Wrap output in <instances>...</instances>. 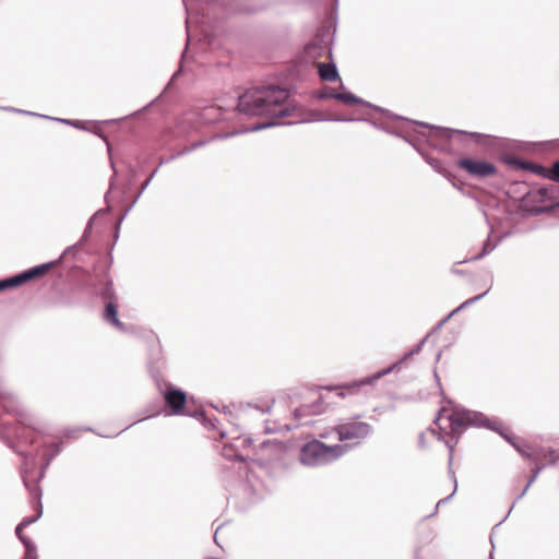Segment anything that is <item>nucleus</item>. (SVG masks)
Wrapping results in <instances>:
<instances>
[{
	"label": "nucleus",
	"mask_w": 559,
	"mask_h": 559,
	"mask_svg": "<svg viewBox=\"0 0 559 559\" xmlns=\"http://www.w3.org/2000/svg\"><path fill=\"white\" fill-rule=\"evenodd\" d=\"M288 92L278 86H261L246 91L238 97V110L250 116H270L275 119L293 116L295 107L288 102Z\"/></svg>",
	"instance_id": "nucleus-1"
},
{
	"label": "nucleus",
	"mask_w": 559,
	"mask_h": 559,
	"mask_svg": "<svg viewBox=\"0 0 559 559\" xmlns=\"http://www.w3.org/2000/svg\"><path fill=\"white\" fill-rule=\"evenodd\" d=\"M438 426L439 439H442L441 432L444 435H451L452 437H459L463 429L468 425L485 426L492 430L499 431L498 423L490 421L484 417L480 413L471 412L467 409H447L442 408L436 419Z\"/></svg>",
	"instance_id": "nucleus-2"
},
{
	"label": "nucleus",
	"mask_w": 559,
	"mask_h": 559,
	"mask_svg": "<svg viewBox=\"0 0 559 559\" xmlns=\"http://www.w3.org/2000/svg\"><path fill=\"white\" fill-rule=\"evenodd\" d=\"M347 450L345 444L326 445L319 440H312L301 448L299 460L304 465H322L338 459Z\"/></svg>",
	"instance_id": "nucleus-3"
},
{
	"label": "nucleus",
	"mask_w": 559,
	"mask_h": 559,
	"mask_svg": "<svg viewBox=\"0 0 559 559\" xmlns=\"http://www.w3.org/2000/svg\"><path fill=\"white\" fill-rule=\"evenodd\" d=\"M426 340H427V337L421 340L419 342V344L414 349H412L411 352L406 353L401 360H399L395 364L391 365L390 367H388V368H385V369L374 373L373 376L366 377V378H364V379H361L359 381H354L352 383L334 388L335 390H337V395L340 397H345L346 395H352V394L356 393L359 390V388H361L364 385L372 384L376 381H378L380 378H382L385 374H389L393 370L397 369L399 366L404 360H406L409 357L418 354L421 350V347L425 344Z\"/></svg>",
	"instance_id": "nucleus-4"
},
{
	"label": "nucleus",
	"mask_w": 559,
	"mask_h": 559,
	"mask_svg": "<svg viewBox=\"0 0 559 559\" xmlns=\"http://www.w3.org/2000/svg\"><path fill=\"white\" fill-rule=\"evenodd\" d=\"M371 431L369 424L364 421H352L337 426L336 433L340 441H353L358 443Z\"/></svg>",
	"instance_id": "nucleus-5"
},
{
	"label": "nucleus",
	"mask_w": 559,
	"mask_h": 559,
	"mask_svg": "<svg viewBox=\"0 0 559 559\" xmlns=\"http://www.w3.org/2000/svg\"><path fill=\"white\" fill-rule=\"evenodd\" d=\"M457 166L476 178L491 177L497 173V167L492 163L479 159L461 158Z\"/></svg>",
	"instance_id": "nucleus-6"
},
{
	"label": "nucleus",
	"mask_w": 559,
	"mask_h": 559,
	"mask_svg": "<svg viewBox=\"0 0 559 559\" xmlns=\"http://www.w3.org/2000/svg\"><path fill=\"white\" fill-rule=\"evenodd\" d=\"M500 435L506 440L511 442L523 456H527V457L532 459L536 463L545 462V463L552 464L558 459L557 453L554 450L549 449V448H536V449L526 448V449H523V448H520L518 444H515L512 441V439H511V437L509 435H506L503 432H500Z\"/></svg>",
	"instance_id": "nucleus-7"
},
{
	"label": "nucleus",
	"mask_w": 559,
	"mask_h": 559,
	"mask_svg": "<svg viewBox=\"0 0 559 559\" xmlns=\"http://www.w3.org/2000/svg\"><path fill=\"white\" fill-rule=\"evenodd\" d=\"M41 515V509L38 510V513L35 518H25L15 528V534L19 537V539L23 543L26 549V559H35V551L36 547L35 545L22 534V530L35 521Z\"/></svg>",
	"instance_id": "nucleus-8"
},
{
	"label": "nucleus",
	"mask_w": 559,
	"mask_h": 559,
	"mask_svg": "<svg viewBox=\"0 0 559 559\" xmlns=\"http://www.w3.org/2000/svg\"><path fill=\"white\" fill-rule=\"evenodd\" d=\"M164 399L174 414H179L187 401L186 393L173 386H168L164 392Z\"/></svg>",
	"instance_id": "nucleus-9"
},
{
	"label": "nucleus",
	"mask_w": 559,
	"mask_h": 559,
	"mask_svg": "<svg viewBox=\"0 0 559 559\" xmlns=\"http://www.w3.org/2000/svg\"><path fill=\"white\" fill-rule=\"evenodd\" d=\"M51 264L50 263H46V264H41V265H38V266H35L33 269H29L19 275H15L13 277H10V282L12 283V286L15 287V286H19L29 280H33V278H36L38 276H41L43 274H45L49 269H50Z\"/></svg>",
	"instance_id": "nucleus-10"
},
{
	"label": "nucleus",
	"mask_w": 559,
	"mask_h": 559,
	"mask_svg": "<svg viewBox=\"0 0 559 559\" xmlns=\"http://www.w3.org/2000/svg\"><path fill=\"white\" fill-rule=\"evenodd\" d=\"M324 411V407L321 402V397H319L316 403L311 405H302L295 409L294 417L299 424H308L307 420H304L306 417L311 415L321 414Z\"/></svg>",
	"instance_id": "nucleus-11"
},
{
	"label": "nucleus",
	"mask_w": 559,
	"mask_h": 559,
	"mask_svg": "<svg viewBox=\"0 0 559 559\" xmlns=\"http://www.w3.org/2000/svg\"><path fill=\"white\" fill-rule=\"evenodd\" d=\"M416 123L418 124V122ZM419 126L427 129V133L424 132L423 134L427 136L429 141H432L433 138L451 139L453 134H463L460 130L436 128L426 123H419Z\"/></svg>",
	"instance_id": "nucleus-12"
},
{
	"label": "nucleus",
	"mask_w": 559,
	"mask_h": 559,
	"mask_svg": "<svg viewBox=\"0 0 559 559\" xmlns=\"http://www.w3.org/2000/svg\"><path fill=\"white\" fill-rule=\"evenodd\" d=\"M318 72L323 81H335L338 79V72L334 63H319Z\"/></svg>",
	"instance_id": "nucleus-13"
},
{
	"label": "nucleus",
	"mask_w": 559,
	"mask_h": 559,
	"mask_svg": "<svg viewBox=\"0 0 559 559\" xmlns=\"http://www.w3.org/2000/svg\"><path fill=\"white\" fill-rule=\"evenodd\" d=\"M104 319L107 322H109L112 325H115L117 329L124 330L123 324L118 319L117 307L111 301H109L106 305V309H105V313H104Z\"/></svg>",
	"instance_id": "nucleus-14"
},
{
	"label": "nucleus",
	"mask_w": 559,
	"mask_h": 559,
	"mask_svg": "<svg viewBox=\"0 0 559 559\" xmlns=\"http://www.w3.org/2000/svg\"><path fill=\"white\" fill-rule=\"evenodd\" d=\"M333 98H335V99H337L340 102H343L345 104H364V105H368L366 102H364L362 99L356 97L352 93L333 94Z\"/></svg>",
	"instance_id": "nucleus-15"
},
{
	"label": "nucleus",
	"mask_w": 559,
	"mask_h": 559,
	"mask_svg": "<svg viewBox=\"0 0 559 559\" xmlns=\"http://www.w3.org/2000/svg\"><path fill=\"white\" fill-rule=\"evenodd\" d=\"M489 289H487L485 293L480 294V295H477L473 298H469L467 299L466 301H464L457 309L453 310L449 316L448 318H445L441 323H443L444 321H447L452 314H454L455 312H457L459 310H461L462 308H465L469 305H473L474 302H476L477 300L481 299L487 293H488Z\"/></svg>",
	"instance_id": "nucleus-16"
},
{
	"label": "nucleus",
	"mask_w": 559,
	"mask_h": 559,
	"mask_svg": "<svg viewBox=\"0 0 559 559\" xmlns=\"http://www.w3.org/2000/svg\"><path fill=\"white\" fill-rule=\"evenodd\" d=\"M548 178L559 182V160L554 163L552 166L548 169Z\"/></svg>",
	"instance_id": "nucleus-17"
},
{
	"label": "nucleus",
	"mask_w": 559,
	"mask_h": 559,
	"mask_svg": "<svg viewBox=\"0 0 559 559\" xmlns=\"http://www.w3.org/2000/svg\"><path fill=\"white\" fill-rule=\"evenodd\" d=\"M496 247V243H491L490 240L488 239L485 245H484V248H483V251L475 255L474 258H472L473 260H477V259H480L483 258L484 255L488 254L489 252H491Z\"/></svg>",
	"instance_id": "nucleus-18"
},
{
	"label": "nucleus",
	"mask_w": 559,
	"mask_h": 559,
	"mask_svg": "<svg viewBox=\"0 0 559 559\" xmlns=\"http://www.w3.org/2000/svg\"><path fill=\"white\" fill-rule=\"evenodd\" d=\"M544 465L542 466H537L536 469L534 471L532 477L530 478L527 485L525 486L523 492L520 495V497L524 496V493L526 492V490L528 489V487L535 481V479L537 478L539 472L542 471Z\"/></svg>",
	"instance_id": "nucleus-19"
},
{
	"label": "nucleus",
	"mask_w": 559,
	"mask_h": 559,
	"mask_svg": "<svg viewBox=\"0 0 559 559\" xmlns=\"http://www.w3.org/2000/svg\"><path fill=\"white\" fill-rule=\"evenodd\" d=\"M275 124H278L276 121H271V122H266V123H257L254 126H252L251 128L245 130L246 132L247 131H258V130H261V129H265V128H269V127H272V126H275Z\"/></svg>",
	"instance_id": "nucleus-20"
},
{
	"label": "nucleus",
	"mask_w": 559,
	"mask_h": 559,
	"mask_svg": "<svg viewBox=\"0 0 559 559\" xmlns=\"http://www.w3.org/2000/svg\"><path fill=\"white\" fill-rule=\"evenodd\" d=\"M104 299H111L114 297L112 283L108 282L106 287L102 292Z\"/></svg>",
	"instance_id": "nucleus-21"
},
{
	"label": "nucleus",
	"mask_w": 559,
	"mask_h": 559,
	"mask_svg": "<svg viewBox=\"0 0 559 559\" xmlns=\"http://www.w3.org/2000/svg\"><path fill=\"white\" fill-rule=\"evenodd\" d=\"M428 163L438 171L442 173V165L438 159H428Z\"/></svg>",
	"instance_id": "nucleus-22"
},
{
	"label": "nucleus",
	"mask_w": 559,
	"mask_h": 559,
	"mask_svg": "<svg viewBox=\"0 0 559 559\" xmlns=\"http://www.w3.org/2000/svg\"><path fill=\"white\" fill-rule=\"evenodd\" d=\"M10 287H13L12 283L10 282V278L0 281V290H3L5 288H10Z\"/></svg>",
	"instance_id": "nucleus-23"
},
{
	"label": "nucleus",
	"mask_w": 559,
	"mask_h": 559,
	"mask_svg": "<svg viewBox=\"0 0 559 559\" xmlns=\"http://www.w3.org/2000/svg\"><path fill=\"white\" fill-rule=\"evenodd\" d=\"M333 94H338L334 88H329L325 93H323L321 95V97H332L333 98Z\"/></svg>",
	"instance_id": "nucleus-24"
},
{
	"label": "nucleus",
	"mask_w": 559,
	"mask_h": 559,
	"mask_svg": "<svg viewBox=\"0 0 559 559\" xmlns=\"http://www.w3.org/2000/svg\"><path fill=\"white\" fill-rule=\"evenodd\" d=\"M455 443H456V441L453 443L451 440H445V445L450 450V461L452 460V451H453V448H454Z\"/></svg>",
	"instance_id": "nucleus-25"
},
{
	"label": "nucleus",
	"mask_w": 559,
	"mask_h": 559,
	"mask_svg": "<svg viewBox=\"0 0 559 559\" xmlns=\"http://www.w3.org/2000/svg\"><path fill=\"white\" fill-rule=\"evenodd\" d=\"M471 136H473L476 142H479V139L483 138L484 135L480 133H471Z\"/></svg>",
	"instance_id": "nucleus-26"
},
{
	"label": "nucleus",
	"mask_w": 559,
	"mask_h": 559,
	"mask_svg": "<svg viewBox=\"0 0 559 559\" xmlns=\"http://www.w3.org/2000/svg\"><path fill=\"white\" fill-rule=\"evenodd\" d=\"M272 404L267 403L265 407L261 408L262 412H269L271 409Z\"/></svg>",
	"instance_id": "nucleus-27"
},
{
	"label": "nucleus",
	"mask_w": 559,
	"mask_h": 559,
	"mask_svg": "<svg viewBox=\"0 0 559 559\" xmlns=\"http://www.w3.org/2000/svg\"><path fill=\"white\" fill-rule=\"evenodd\" d=\"M449 499H450V497H447V498H444V499L439 500V501H438V503H437V508H438L440 504H442V503L447 502Z\"/></svg>",
	"instance_id": "nucleus-28"
},
{
	"label": "nucleus",
	"mask_w": 559,
	"mask_h": 559,
	"mask_svg": "<svg viewBox=\"0 0 559 559\" xmlns=\"http://www.w3.org/2000/svg\"><path fill=\"white\" fill-rule=\"evenodd\" d=\"M285 427L287 430H290V429L297 427V425H285Z\"/></svg>",
	"instance_id": "nucleus-29"
},
{
	"label": "nucleus",
	"mask_w": 559,
	"mask_h": 559,
	"mask_svg": "<svg viewBox=\"0 0 559 559\" xmlns=\"http://www.w3.org/2000/svg\"><path fill=\"white\" fill-rule=\"evenodd\" d=\"M23 480H24V485H25L26 487H28V481H27V479H26L25 477H23Z\"/></svg>",
	"instance_id": "nucleus-30"
},
{
	"label": "nucleus",
	"mask_w": 559,
	"mask_h": 559,
	"mask_svg": "<svg viewBox=\"0 0 559 559\" xmlns=\"http://www.w3.org/2000/svg\"><path fill=\"white\" fill-rule=\"evenodd\" d=\"M311 49H312V47H311V46H309V47L307 48V50H308V53H309V55H311Z\"/></svg>",
	"instance_id": "nucleus-31"
},
{
	"label": "nucleus",
	"mask_w": 559,
	"mask_h": 559,
	"mask_svg": "<svg viewBox=\"0 0 559 559\" xmlns=\"http://www.w3.org/2000/svg\"><path fill=\"white\" fill-rule=\"evenodd\" d=\"M213 110H216V109H215L214 107H211V108H207V110H206V111H209V112H210V111H213Z\"/></svg>",
	"instance_id": "nucleus-32"
},
{
	"label": "nucleus",
	"mask_w": 559,
	"mask_h": 559,
	"mask_svg": "<svg viewBox=\"0 0 559 559\" xmlns=\"http://www.w3.org/2000/svg\"><path fill=\"white\" fill-rule=\"evenodd\" d=\"M148 182H150V179H147V180L145 181V183H144L143 188H145V187L148 185Z\"/></svg>",
	"instance_id": "nucleus-33"
},
{
	"label": "nucleus",
	"mask_w": 559,
	"mask_h": 559,
	"mask_svg": "<svg viewBox=\"0 0 559 559\" xmlns=\"http://www.w3.org/2000/svg\"><path fill=\"white\" fill-rule=\"evenodd\" d=\"M492 559V558H491Z\"/></svg>",
	"instance_id": "nucleus-34"
}]
</instances>
